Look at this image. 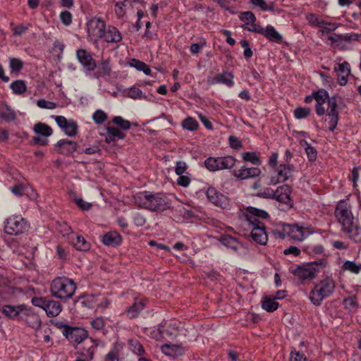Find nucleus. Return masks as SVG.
Returning <instances> with one entry per match:
<instances>
[{
  "label": "nucleus",
  "instance_id": "nucleus-64",
  "mask_svg": "<svg viewBox=\"0 0 361 361\" xmlns=\"http://www.w3.org/2000/svg\"><path fill=\"white\" fill-rule=\"evenodd\" d=\"M290 361H307V357L299 352H291Z\"/></svg>",
  "mask_w": 361,
  "mask_h": 361
},
{
  "label": "nucleus",
  "instance_id": "nucleus-20",
  "mask_svg": "<svg viewBox=\"0 0 361 361\" xmlns=\"http://www.w3.org/2000/svg\"><path fill=\"white\" fill-rule=\"evenodd\" d=\"M334 71L339 73L338 75V82L340 85H345L348 80V76L350 74V66L348 62L344 61L338 63L334 66Z\"/></svg>",
  "mask_w": 361,
  "mask_h": 361
},
{
  "label": "nucleus",
  "instance_id": "nucleus-60",
  "mask_svg": "<svg viewBox=\"0 0 361 361\" xmlns=\"http://www.w3.org/2000/svg\"><path fill=\"white\" fill-rule=\"evenodd\" d=\"M239 18L242 21L248 20L251 23L256 21V17L252 11H245L240 13Z\"/></svg>",
  "mask_w": 361,
  "mask_h": 361
},
{
  "label": "nucleus",
  "instance_id": "nucleus-22",
  "mask_svg": "<svg viewBox=\"0 0 361 361\" xmlns=\"http://www.w3.org/2000/svg\"><path fill=\"white\" fill-rule=\"evenodd\" d=\"M122 35L120 31L114 26H109L105 28L100 39L107 43H118L122 40Z\"/></svg>",
  "mask_w": 361,
  "mask_h": 361
},
{
  "label": "nucleus",
  "instance_id": "nucleus-55",
  "mask_svg": "<svg viewBox=\"0 0 361 361\" xmlns=\"http://www.w3.org/2000/svg\"><path fill=\"white\" fill-rule=\"evenodd\" d=\"M253 5L260 8L262 11H272L273 5H267L264 0H250Z\"/></svg>",
  "mask_w": 361,
  "mask_h": 361
},
{
  "label": "nucleus",
  "instance_id": "nucleus-34",
  "mask_svg": "<svg viewBox=\"0 0 361 361\" xmlns=\"http://www.w3.org/2000/svg\"><path fill=\"white\" fill-rule=\"evenodd\" d=\"M262 307L269 312H272L278 309L279 303L275 299L265 296L262 300Z\"/></svg>",
  "mask_w": 361,
  "mask_h": 361
},
{
  "label": "nucleus",
  "instance_id": "nucleus-3",
  "mask_svg": "<svg viewBox=\"0 0 361 361\" xmlns=\"http://www.w3.org/2000/svg\"><path fill=\"white\" fill-rule=\"evenodd\" d=\"M135 204L140 208L154 212H162L170 207V201L164 193L143 191L134 196Z\"/></svg>",
  "mask_w": 361,
  "mask_h": 361
},
{
  "label": "nucleus",
  "instance_id": "nucleus-35",
  "mask_svg": "<svg viewBox=\"0 0 361 361\" xmlns=\"http://www.w3.org/2000/svg\"><path fill=\"white\" fill-rule=\"evenodd\" d=\"M262 35L273 42H279L282 39V36L271 25H269L266 29H264Z\"/></svg>",
  "mask_w": 361,
  "mask_h": 361
},
{
  "label": "nucleus",
  "instance_id": "nucleus-28",
  "mask_svg": "<svg viewBox=\"0 0 361 361\" xmlns=\"http://www.w3.org/2000/svg\"><path fill=\"white\" fill-rule=\"evenodd\" d=\"M234 75L231 72H224L220 74H217L212 80L211 84H224L228 87H232L234 85L233 82Z\"/></svg>",
  "mask_w": 361,
  "mask_h": 361
},
{
  "label": "nucleus",
  "instance_id": "nucleus-25",
  "mask_svg": "<svg viewBox=\"0 0 361 361\" xmlns=\"http://www.w3.org/2000/svg\"><path fill=\"white\" fill-rule=\"evenodd\" d=\"M219 241L222 243V245L231 248L235 252H239L244 248L243 245L240 242H239L236 238L230 235H222L220 238Z\"/></svg>",
  "mask_w": 361,
  "mask_h": 361
},
{
  "label": "nucleus",
  "instance_id": "nucleus-45",
  "mask_svg": "<svg viewBox=\"0 0 361 361\" xmlns=\"http://www.w3.org/2000/svg\"><path fill=\"white\" fill-rule=\"evenodd\" d=\"M241 27L243 30H246L250 32L262 34V35L264 32V28L261 25L255 24V23H244Z\"/></svg>",
  "mask_w": 361,
  "mask_h": 361
},
{
  "label": "nucleus",
  "instance_id": "nucleus-30",
  "mask_svg": "<svg viewBox=\"0 0 361 361\" xmlns=\"http://www.w3.org/2000/svg\"><path fill=\"white\" fill-rule=\"evenodd\" d=\"M99 300V295L87 294L81 296L79 298L80 304L87 308H93L97 307Z\"/></svg>",
  "mask_w": 361,
  "mask_h": 361
},
{
  "label": "nucleus",
  "instance_id": "nucleus-17",
  "mask_svg": "<svg viewBox=\"0 0 361 361\" xmlns=\"http://www.w3.org/2000/svg\"><path fill=\"white\" fill-rule=\"evenodd\" d=\"M67 329L64 336L71 343L79 344L88 336L87 331L82 328L70 326Z\"/></svg>",
  "mask_w": 361,
  "mask_h": 361
},
{
  "label": "nucleus",
  "instance_id": "nucleus-63",
  "mask_svg": "<svg viewBox=\"0 0 361 361\" xmlns=\"http://www.w3.org/2000/svg\"><path fill=\"white\" fill-rule=\"evenodd\" d=\"M257 196L259 197L273 199L274 198V190L271 188H264L263 190L257 193Z\"/></svg>",
  "mask_w": 361,
  "mask_h": 361
},
{
  "label": "nucleus",
  "instance_id": "nucleus-23",
  "mask_svg": "<svg viewBox=\"0 0 361 361\" xmlns=\"http://www.w3.org/2000/svg\"><path fill=\"white\" fill-rule=\"evenodd\" d=\"M261 170L257 167L247 168L243 166L240 169L233 171V176L239 180H245L259 176Z\"/></svg>",
  "mask_w": 361,
  "mask_h": 361
},
{
  "label": "nucleus",
  "instance_id": "nucleus-13",
  "mask_svg": "<svg viewBox=\"0 0 361 361\" xmlns=\"http://www.w3.org/2000/svg\"><path fill=\"white\" fill-rule=\"evenodd\" d=\"M57 125L61 128L66 135L72 137L75 136L78 130V126L73 119L68 120L63 116H52Z\"/></svg>",
  "mask_w": 361,
  "mask_h": 361
},
{
  "label": "nucleus",
  "instance_id": "nucleus-39",
  "mask_svg": "<svg viewBox=\"0 0 361 361\" xmlns=\"http://www.w3.org/2000/svg\"><path fill=\"white\" fill-rule=\"evenodd\" d=\"M342 269L349 271L353 274H358L361 272V264H357L353 261L347 260L343 263Z\"/></svg>",
  "mask_w": 361,
  "mask_h": 361
},
{
  "label": "nucleus",
  "instance_id": "nucleus-32",
  "mask_svg": "<svg viewBox=\"0 0 361 361\" xmlns=\"http://www.w3.org/2000/svg\"><path fill=\"white\" fill-rule=\"evenodd\" d=\"M145 303L142 300H136L133 305L128 307L126 311V315L129 319L136 318L140 312L143 310Z\"/></svg>",
  "mask_w": 361,
  "mask_h": 361
},
{
  "label": "nucleus",
  "instance_id": "nucleus-7",
  "mask_svg": "<svg viewBox=\"0 0 361 361\" xmlns=\"http://www.w3.org/2000/svg\"><path fill=\"white\" fill-rule=\"evenodd\" d=\"M235 161L236 159L232 156L210 157L204 160V165L209 171L215 172L232 169L235 166Z\"/></svg>",
  "mask_w": 361,
  "mask_h": 361
},
{
  "label": "nucleus",
  "instance_id": "nucleus-27",
  "mask_svg": "<svg viewBox=\"0 0 361 361\" xmlns=\"http://www.w3.org/2000/svg\"><path fill=\"white\" fill-rule=\"evenodd\" d=\"M122 238L116 231H110L105 233L102 238V242L108 246L116 247L121 243Z\"/></svg>",
  "mask_w": 361,
  "mask_h": 361
},
{
  "label": "nucleus",
  "instance_id": "nucleus-50",
  "mask_svg": "<svg viewBox=\"0 0 361 361\" xmlns=\"http://www.w3.org/2000/svg\"><path fill=\"white\" fill-rule=\"evenodd\" d=\"M243 159L246 161H250L253 164H259L260 160L255 152H247L243 154Z\"/></svg>",
  "mask_w": 361,
  "mask_h": 361
},
{
  "label": "nucleus",
  "instance_id": "nucleus-29",
  "mask_svg": "<svg viewBox=\"0 0 361 361\" xmlns=\"http://www.w3.org/2000/svg\"><path fill=\"white\" fill-rule=\"evenodd\" d=\"M70 240L78 250L85 252L90 249V243L81 235H77L74 233L73 236L70 237Z\"/></svg>",
  "mask_w": 361,
  "mask_h": 361
},
{
  "label": "nucleus",
  "instance_id": "nucleus-16",
  "mask_svg": "<svg viewBox=\"0 0 361 361\" xmlns=\"http://www.w3.org/2000/svg\"><path fill=\"white\" fill-rule=\"evenodd\" d=\"M27 307L25 305H4L2 307V313L8 319L20 320L23 316L26 315L25 312Z\"/></svg>",
  "mask_w": 361,
  "mask_h": 361
},
{
  "label": "nucleus",
  "instance_id": "nucleus-21",
  "mask_svg": "<svg viewBox=\"0 0 361 361\" xmlns=\"http://www.w3.org/2000/svg\"><path fill=\"white\" fill-rule=\"evenodd\" d=\"M290 193V187L288 185H283L274 190V200L285 203L286 205L291 206Z\"/></svg>",
  "mask_w": 361,
  "mask_h": 361
},
{
  "label": "nucleus",
  "instance_id": "nucleus-14",
  "mask_svg": "<svg viewBox=\"0 0 361 361\" xmlns=\"http://www.w3.org/2000/svg\"><path fill=\"white\" fill-rule=\"evenodd\" d=\"M279 235L281 238H285L286 235H288L298 241H302L305 238V228L298 225H283V232L279 233Z\"/></svg>",
  "mask_w": 361,
  "mask_h": 361
},
{
  "label": "nucleus",
  "instance_id": "nucleus-51",
  "mask_svg": "<svg viewBox=\"0 0 361 361\" xmlns=\"http://www.w3.org/2000/svg\"><path fill=\"white\" fill-rule=\"evenodd\" d=\"M92 119L97 124H102L106 119L107 115L102 110H97L92 115Z\"/></svg>",
  "mask_w": 361,
  "mask_h": 361
},
{
  "label": "nucleus",
  "instance_id": "nucleus-38",
  "mask_svg": "<svg viewBox=\"0 0 361 361\" xmlns=\"http://www.w3.org/2000/svg\"><path fill=\"white\" fill-rule=\"evenodd\" d=\"M91 345L87 349L86 352H83L82 356L84 357H78L75 361H91L94 356V350L97 344L93 341H91Z\"/></svg>",
  "mask_w": 361,
  "mask_h": 361
},
{
  "label": "nucleus",
  "instance_id": "nucleus-24",
  "mask_svg": "<svg viewBox=\"0 0 361 361\" xmlns=\"http://www.w3.org/2000/svg\"><path fill=\"white\" fill-rule=\"evenodd\" d=\"M25 314L26 315L23 316L20 319L25 321L29 326L32 329H38L41 326L42 322L39 317L30 307H27Z\"/></svg>",
  "mask_w": 361,
  "mask_h": 361
},
{
  "label": "nucleus",
  "instance_id": "nucleus-57",
  "mask_svg": "<svg viewBox=\"0 0 361 361\" xmlns=\"http://www.w3.org/2000/svg\"><path fill=\"white\" fill-rule=\"evenodd\" d=\"M105 324L104 320L102 317L94 318L91 321V326L96 330H101Z\"/></svg>",
  "mask_w": 361,
  "mask_h": 361
},
{
  "label": "nucleus",
  "instance_id": "nucleus-15",
  "mask_svg": "<svg viewBox=\"0 0 361 361\" xmlns=\"http://www.w3.org/2000/svg\"><path fill=\"white\" fill-rule=\"evenodd\" d=\"M206 195L208 200L217 207L227 209L229 206V199L213 187L207 189Z\"/></svg>",
  "mask_w": 361,
  "mask_h": 361
},
{
  "label": "nucleus",
  "instance_id": "nucleus-12",
  "mask_svg": "<svg viewBox=\"0 0 361 361\" xmlns=\"http://www.w3.org/2000/svg\"><path fill=\"white\" fill-rule=\"evenodd\" d=\"M294 171L295 167L292 164H280L277 169L276 175L271 178L270 183L276 185L279 183L285 182L292 177Z\"/></svg>",
  "mask_w": 361,
  "mask_h": 361
},
{
  "label": "nucleus",
  "instance_id": "nucleus-31",
  "mask_svg": "<svg viewBox=\"0 0 361 361\" xmlns=\"http://www.w3.org/2000/svg\"><path fill=\"white\" fill-rule=\"evenodd\" d=\"M0 118L6 122H11L16 118L15 111L6 104L0 105Z\"/></svg>",
  "mask_w": 361,
  "mask_h": 361
},
{
  "label": "nucleus",
  "instance_id": "nucleus-56",
  "mask_svg": "<svg viewBox=\"0 0 361 361\" xmlns=\"http://www.w3.org/2000/svg\"><path fill=\"white\" fill-rule=\"evenodd\" d=\"M228 142L230 147L233 149H238L243 147L241 140L234 135L229 136Z\"/></svg>",
  "mask_w": 361,
  "mask_h": 361
},
{
  "label": "nucleus",
  "instance_id": "nucleus-6",
  "mask_svg": "<svg viewBox=\"0 0 361 361\" xmlns=\"http://www.w3.org/2000/svg\"><path fill=\"white\" fill-rule=\"evenodd\" d=\"M335 282L333 279L326 277L317 283L310 291L309 299L316 305H321L323 300L329 297L335 290Z\"/></svg>",
  "mask_w": 361,
  "mask_h": 361
},
{
  "label": "nucleus",
  "instance_id": "nucleus-4",
  "mask_svg": "<svg viewBox=\"0 0 361 361\" xmlns=\"http://www.w3.org/2000/svg\"><path fill=\"white\" fill-rule=\"evenodd\" d=\"M326 264L325 259H320L298 266L295 269H290V271L300 283H304L306 281L314 279L321 269L325 267Z\"/></svg>",
  "mask_w": 361,
  "mask_h": 361
},
{
  "label": "nucleus",
  "instance_id": "nucleus-37",
  "mask_svg": "<svg viewBox=\"0 0 361 361\" xmlns=\"http://www.w3.org/2000/svg\"><path fill=\"white\" fill-rule=\"evenodd\" d=\"M130 65L138 71H143L144 73L147 75H151V69L149 66L140 60L133 59L130 62Z\"/></svg>",
  "mask_w": 361,
  "mask_h": 361
},
{
  "label": "nucleus",
  "instance_id": "nucleus-11",
  "mask_svg": "<svg viewBox=\"0 0 361 361\" xmlns=\"http://www.w3.org/2000/svg\"><path fill=\"white\" fill-rule=\"evenodd\" d=\"M106 28L105 22L100 18L94 17L87 23V33L92 40L100 39Z\"/></svg>",
  "mask_w": 361,
  "mask_h": 361
},
{
  "label": "nucleus",
  "instance_id": "nucleus-41",
  "mask_svg": "<svg viewBox=\"0 0 361 361\" xmlns=\"http://www.w3.org/2000/svg\"><path fill=\"white\" fill-rule=\"evenodd\" d=\"M130 350L137 355H142L145 353V349L140 342L137 339H130L128 341Z\"/></svg>",
  "mask_w": 361,
  "mask_h": 361
},
{
  "label": "nucleus",
  "instance_id": "nucleus-5",
  "mask_svg": "<svg viewBox=\"0 0 361 361\" xmlns=\"http://www.w3.org/2000/svg\"><path fill=\"white\" fill-rule=\"evenodd\" d=\"M76 290L73 280L66 277H57L50 285V291L55 298L67 300L73 297Z\"/></svg>",
  "mask_w": 361,
  "mask_h": 361
},
{
  "label": "nucleus",
  "instance_id": "nucleus-9",
  "mask_svg": "<svg viewBox=\"0 0 361 361\" xmlns=\"http://www.w3.org/2000/svg\"><path fill=\"white\" fill-rule=\"evenodd\" d=\"M32 304L44 310L49 317H56L61 311V305L58 301L47 298L34 297Z\"/></svg>",
  "mask_w": 361,
  "mask_h": 361
},
{
  "label": "nucleus",
  "instance_id": "nucleus-19",
  "mask_svg": "<svg viewBox=\"0 0 361 361\" xmlns=\"http://www.w3.org/2000/svg\"><path fill=\"white\" fill-rule=\"evenodd\" d=\"M76 56L80 63L87 71H92L96 69L97 64L94 60L90 53L85 49H80L77 50Z\"/></svg>",
  "mask_w": 361,
  "mask_h": 361
},
{
  "label": "nucleus",
  "instance_id": "nucleus-8",
  "mask_svg": "<svg viewBox=\"0 0 361 361\" xmlns=\"http://www.w3.org/2000/svg\"><path fill=\"white\" fill-rule=\"evenodd\" d=\"M28 229V224L20 216L13 215L5 221V233L11 235H18Z\"/></svg>",
  "mask_w": 361,
  "mask_h": 361
},
{
  "label": "nucleus",
  "instance_id": "nucleus-48",
  "mask_svg": "<svg viewBox=\"0 0 361 361\" xmlns=\"http://www.w3.org/2000/svg\"><path fill=\"white\" fill-rule=\"evenodd\" d=\"M9 65L12 73H19L23 67V62L20 59L11 58Z\"/></svg>",
  "mask_w": 361,
  "mask_h": 361
},
{
  "label": "nucleus",
  "instance_id": "nucleus-58",
  "mask_svg": "<svg viewBox=\"0 0 361 361\" xmlns=\"http://www.w3.org/2000/svg\"><path fill=\"white\" fill-rule=\"evenodd\" d=\"M59 231L63 235H69L71 234V236L74 234L72 231L71 227L68 226L66 223H62L59 224Z\"/></svg>",
  "mask_w": 361,
  "mask_h": 361
},
{
  "label": "nucleus",
  "instance_id": "nucleus-52",
  "mask_svg": "<svg viewBox=\"0 0 361 361\" xmlns=\"http://www.w3.org/2000/svg\"><path fill=\"white\" fill-rule=\"evenodd\" d=\"M106 132L107 133L111 134V136L114 137L116 139H124L126 137V133L115 127H107Z\"/></svg>",
  "mask_w": 361,
  "mask_h": 361
},
{
  "label": "nucleus",
  "instance_id": "nucleus-47",
  "mask_svg": "<svg viewBox=\"0 0 361 361\" xmlns=\"http://www.w3.org/2000/svg\"><path fill=\"white\" fill-rule=\"evenodd\" d=\"M303 142H304L303 146L305 147V152L307 155L309 161H313L316 160L317 156V150L315 149V148L313 147L312 146H311L307 141H303Z\"/></svg>",
  "mask_w": 361,
  "mask_h": 361
},
{
  "label": "nucleus",
  "instance_id": "nucleus-44",
  "mask_svg": "<svg viewBox=\"0 0 361 361\" xmlns=\"http://www.w3.org/2000/svg\"><path fill=\"white\" fill-rule=\"evenodd\" d=\"M114 123L116 124L122 130H128L131 127V123L129 121L124 119L121 116H114L112 119Z\"/></svg>",
  "mask_w": 361,
  "mask_h": 361
},
{
  "label": "nucleus",
  "instance_id": "nucleus-33",
  "mask_svg": "<svg viewBox=\"0 0 361 361\" xmlns=\"http://www.w3.org/2000/svg\"><path fill=\"white\" fill-rule=\"evenodd\" d=\"M33 130L37 135H42L44 137H47L52 134L51 128L43 123H36L34 126Z\"/></svg>",
  "mask_w": 361,
  "mask_h": 361
},
{
  "label": "nucleus",
  "instance_id": "nucleus-49",
  "mask_svg": "<svg viewBox=\"0 0 361 361\" xmlns=\"http://www.w3.org/2000/svg\"><path fill=\"white\" fill-rule=\"evenodd\" d=\"M310 114V109L308 107H298L294 110V116L297 119L307 118Z\"/></svg>",
  "mask_w": 361,
  "mask_h": 361
},
{
  "label": "nucleus",
  "instance_id": "nucleus-18",
  "mask_svg": "<svg viewBox=\"0 0 361 361\" xmlns=\"http://www.w3.org/2000/svg\"><path fill=\"white\" fill-rule=\"evenodd\" d=\"M329 98L331 97L328 92L324 89L314 91V100L316 101L315 111L318 116H321L325 114L326 108L324 104L328 103Z\"/></svg>",
  "mask_w": 361,
  "mask_h": 361
},
{
  "label": "nucleus",
  "instance_id": "nucleus-1",
  "mask_svg": "<svg viewBox=\"0 0 361 361\" xmlns=\"http://www.w3.org/2000/svg\"><path fill=\"white\" fill-rule=\"evenodd\" d=\"M334 214L337 221L341 226V231L353 242L360 243L361 226L353 214L352 207L348 200H341L337 203Z\"/></svg>",
  "mask_w": 361,
  "mask_h": 361
},
{
  "label": "nucleus",
  "instance_id": "nucleus-26",
  "mask_svg": "<svg viewBox=\"0 0 361 361\" xmlns=\"http://www.w3.org/2000/svg\"><path fill=\"white\" fill-rule=\"evenodd\" d=\"M56 147L61 154L69 155L77 149V143L67 139H63L57 142Z\"/></svg>",
  "mask_w": 361,
  "mask_h": 361
},
{
  "label": "nucleus",
  "instance_id": "nucleus-62",
  "mask_svg": "<svg viewBox=\"0 0 361 361\" xmlns=\"http://www.w3.org/2000/svg\"><path fill=\"white\" fill-rule=\"evenodd\" d=\"M119 353L117 348L111 350L105 357V361H118Z\"/></svg>",
  "mask_w": 361,
  "mask_h": 361
},
{
  "label": "nucleus",
  "instance_id": "nucleus-43",
  "mask_svg": "<svg viewBox=\"0 0 361 361\" xmlns=\"http://www.w3.org/2000/svg\"><path fill=\"white\" fill-rule=\"evenodd\" d=\"M338 27V25L336 23L323 20L321 22L319 32H321L322 34H329L331 31H334Z\"/></svg>",
  "mask_w": 361,
  "mask_h": 361
},
{
  "label": "nucleus",
  "instance_id": "nucleus-53",
  "mask_svg": "<svg viewBox=\"0 0 361 361\" xmlns=\"http://www.w3.org/2000/svg\"><path fill=\"white\" fill-rule=\"evenodd\" d=\"M126 1L116 2L115 4V13L118 18H123L126 14Z\"/></svg>",
  "mask_w": 361,
  "mask_h": 361
},
{
  "label": "nucleus",
  "instance_id": "nucleus-46",
  "mask_svg": "<svg viewBox=\"0 0 361 361\" xmlns=\"http://www.w3.org/2000/svg\"><path fill=\"white\" fill-rule=\"evenodd\" d=\"M128 96L133 99H147V96L142 93V90L135 86H133L129 89L128 92Z\"/></svg>",
  "mask_w": 361,
  "mask_h": 361
},
{
  "label": "nucleus",
  "instance_id": "nucleus-59",
  "mask_svg": "<svg viewBox=\"0 0 361 361\" xmlns=\"http://www.w3.org/2000/svg\"><path fill=\"white\" fill-rule=\"evenodd\" d=\"M60 18L63 24L68 26L70 25L72 23V14L68 11H62L60 14Z\"/></svg>",
  "mask_w": 361,
  "mask_h": 361
},
{
  "label": "nucleus",
  "instance_id": "nucleus-2",
  "mask_svg": "<svg viewBox=\"0 0 361 361\" xmlns=\"http://www.w3.org/2000/svg\"><path fill=\"white\" fill-rule=\"evenodd\" d=\"M268 217L269 214L266 211L252 207H248L245 213V222L251 229L250 236L259 245L267 244L268 235L264 223L258 218L266 219Z\"/></svg>",
  "mask_w": 361,
  "mask_h": 361
},
{
  "label": "nucleus",
  "instance_id": "nucleus-36",
  "mask_svg": "<svg viewBox=\"0 0 361 361\" xmlns=\"http://www.w3.org/2000/svg\"><path fill=\"white\" fill-rule=\"evenodd\" d=\"M96 68L95 75L97 78L109 75L111 71L108 61H102L97 66Z\"/></svg>",
  "mask_w": 361,
  "mask_h": 361
},
{
  "label": "nucleus",
  "instance_id": "nucleus-42",
  "mask_svg": "<svg viewBox=\"0 0 361 361\" xmlns=\"http://www.w3.org/2000/svg\"><path fill=\"white\" fill-rule=\"evenodd\" d=\"M11 89L13 93L17 94H22L26 91V85L23 80H18L13 82L10 85Z\"/></svg>",
  "mask_w": 361,
  "mask_h": 361
},
{
  "label": "nucleus",
  "instance_id": "nucleus-61",
  "mask_svg": "<svg viewBox=\"0 0 361 361\" xmlns=\"http://www.w3.org/2000/svg\"><path fill=\"white\" fill-rule=\"evenodd\" d=\"M188 169V165L185 161H178L176 162L175 172L178 176L183 175Z\"/></svg>",
  "mask_w": 361,
  "mask_h": 361
},
{
  "label": "nucleus",
  "instance_id": "nucleus-40",
  "mask_svg": "<svg viewBox=\"0 0 361 361\" xmlns=\"http://www.w3.org/2000/svg\"><path fill=\"white\" fill-rule=\"evenodd\" d=\"M182 127L190 131H195L199 128L198 122L192 117H187L182 121Z\"/></svg>",
  "mask_w": 361,
  "mask_h": 361
},
{
  "label": "nucleus",
  "instance_id": "nucleus-10",
  "mask_svg": "<svg viewBox=\"0 0 361 361\" xmlns=\"http://www.w3.org/2000/svg\"><path fill=\"white\" fill-rule=\"evenodd\" d=\"M326 112V116L329 118V129L333 132L336 128L339 120L338 106L336 96H332L329 99Z\"/></svg>",
  "mask_w": 361,
  "mask_h": 361
},
{
  "label": "nucleus",
  "instance_id": "nucleus-54",
  "mask_svg": "<svg viewBox=\"0 0 361 361\" xmlns=\"http://www.w3.org/2000/svg\"><path fill=\"white\" fill-rule=\"evenodd\" d=\"M37 104L39 108L47 109H54L56 107V103L50 101H47L44 99H39Z\"/></svg>",
  "mask_w": 361,
  "mask_h": 361
}]
</instances>
